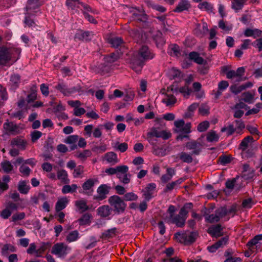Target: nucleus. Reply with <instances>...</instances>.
I'll use <instances>...</instances> for the list:
<instances>
[{
  "mask_svg": "<svg viewBox=\"0 0 262 262\" xmlns=\"http://www.w3.org/2000/svg\"><path fill=\"white\" fill-rule=\"evenodd\" d=\"M154 54L146 46H142L131 60V67L137 73L141 71L145 62L152 59Z\"/></svg>",
  "mask_w": 262,
  "mask_h": 262,
  "instance_id": "obj_1",
  "label": "nucleus"
},
{
  "mask_svg": "<svg viewBox=\"0 0 262 262\" xmlns=\"http://www.w3.org/2000/svg\"><path fill=\"white\" fill-rule=\"evenodd\" d=\"M191 203L186 204L182 208L178 214H174L171 217H163L164 221L169 224H175L178 227H182L185 225L187 217L188 208H191Z\"/></svg>",
  "mask_w": 262,
  "mask_h": 262,
  "instance_id": "obj_2",
  "label": "nucleus"
},
{
  "mask_svg": "<svg viewBox=\"0 0 262 262\" xmlns=\"http://www.w3.org/2000/svg\"><path fill=\"white\" fill-rule=\"evenodd\" d=\"M20 53L19 49H10L0 47V64L6 66L11 61L14 63L18 58V57H16V55Z\"/></svg>",
  "mask_w": 262,
  "mask_h": 262,
  "instance_id": "obj_3",
  "label": "nucleus"
},
{
  "mask_svg": "<svg viewBox=\"0 0 262 262\" xmlns=\"http://www.w3.org/2000/svg\"><path fill=\"white\" fill-rule=\"evenodd\" d=\"M171 136V134L166 130L161 129L159 127H152L147 133L146 139L151 145L155 146L157 140L155 138H162L167 140Z\"/></svg>",
  "mask_w": 262,
  "mask_h": 262,
  "instance_id": "obj_4",
  "label": "nucleus"
},
{
  "mask_svg": "<svg viewBox=\"0 0 262 262\" xmlns=\"http://www.w3.org/2000/svg\"><path fill=\"white\" fill-rule=\"evenodd\" d=\"M174 124L176 127V132L186 134L179 135L177 138L178 140H182L184 138H188L187 134L191 132V124L190 123L185 124L183 120H179L174 121Z\"/></svg>",
  "mask_w": 262,
  "mask_h": 262,
  "instance_id": "obj_5",
  "label": "nucleus"
},
{
  "mask_svg": "<svg viewBox=\"0 0 262 262\" xmlns=\"http://www.w3.org/2000/svg\"><path fill=\"white\" fill-rule=\"evenodd\" d=\"M227 213V209L225 207H221L216 210L214 213L204 214V217L206 222L213 223L219 222L221 219L226 216Z\"/></svg>",
  "mask_w": 262,
  "mask_h": 262,
  "instance_id": "obj_6",
  "label": "nucleus"
},
{
  "mask_svg": "<svg viewBox=\"0 0 262 262\" xmlns=\"http://www.w3.org/2000/svg\"><path fill=\"white\" fill-rule=\"evenodd\" d=\"M71 247L63 243H57L52 248L51 252L59 258H64L70 252Z\"/></svg>",
  "mask_w": 262,
  "mask_h": 262,
  "instance_id": "obj_7",
  "label": "nucleus"
},
{
  "mask_svg": "<svg viewBox=\"0 0 262 262\" xmlns=\"http://www.w3.org/2000/svg\"><path fill=\"white\" fill-rule=\"evenodd\" d=\"M108 202L114 210L118 214L122 213L125 208L126 204L119 196L114 195L108 199Z\"/></svg>",
  "mask_w": 262,
  "mask_h": 262,
  "instance_id": "obj_8",
  "label": "nucleus"
},
{
  "mask_svg": "<svg viewBox=\"0 0 262 262\" xmlns=\"http://www.w3.org/2000/svg\"><path fill=\"white\" fill-rule=\"evenodd\" d=\"M128 167L126 165H120L117 166V171L116 176L119 179L120 181L126 184L130 182V175L127 174Z\"/></svg>",
  "mask_w": 262,
  "mask_h": 262,
  "instance_id": "obj_9",
  "label": "nucleus"
},
{
  "mask_svg": "<svg viewBox=\"0 0 262 262\" xmlns=\"http://www.w3.org/2000/svg\"><path fill=\"white\" fill-rule=\"evenodd\" d=\"M197 236V233L194 232L177 233L175 234L176 238L181 243L185 244L192 243L194 242Z\"/></svg>",
  "mask_w": 262,
  "mask_h": 262,
  "instance_id": "obj_10",
  "label": "nucleus"
},
{
  "mask_svg": "<svg viewBox=\"0 0 262 262\" xmlns=\"http://www.w3.org/2000/svg\"><path fill=\"white\" fill-rule=\"evenodd\" d=\"M245 68L243 67L237 68L236 71L230 70L226 73L227 78L232 79L234 82H240L244 80Z\"/></svg>",
  "mask_w": 262,
  "mask_h": 262,
  "instance_id": "obj_11",
  "label": "nucleus"
},
{
  "mask_svg": "<svg viewBox=\"0 0 262 262\" xmlns=\"http://www.w3.org/2000/svg\"><path fill=\"white\" fill-rule=\"evenodd\" d=\"M55 88L59 91L63 95L67 96L79 92L80 90V88L79 86L69 88L63 82H59L55 86Z\"/></svg>",
  "mask_w": 262,
  "mask_h": 262,
  "instance_id": "obj_12",
  "label": "nucleus"
},
{
  "mask_svg": "<svg viewBox=\"0 0 262 262\" xmlns=\"http://www.w3.org/2000/svg\"><path fill=\"white\" fill-rule=\"evenodd\" d=\"M99 183L97 178H90L87 179L82 184V191H79L81 193L91 195L93 192V187L96 184Z\"/></svg>",
  "mask_w": 262,
  "mask_h": 262,
  "instance_id": "obj_13",
  "label": "nucleus"
},
{
  "mask_svg": "<svg viewBox=\"0 0 262 262\" xmlns=\"http://www.w3.org/2000/svg\"><path fill=\"white\" fill-rule=\"evenodd\" d=\"M18 208V206L16 204L9 202L6 204L5 209L1 211L0 216L4 219H7L11 215L12 212L17 210Z\"/></svg>",
  "mask_w": 262,
  "mask_h": 262,
  "instance_id": "obj_14",
  "label": "nucleus"
},
{
  "mask_svg": "<svg viewBox=\"0 0 262 262\" xmlns=\"http://www.w3.org/2000/svg\"><path fill=\"white\" fill-rule=\"evenodd\" d=\"M156 188V184L152 183L148 184L147 186L142 190L143 196L146 201H149L154 197Z\"/></svg>",
  "mask_w": 262,
  "mask_h": 262,
  "instance_id": "obj_15",
  "label": "nucleus"
},
{
  "mask_svg": "<svg viewBox=\"0 0 262 262\" xmlns=\"http://www.w3.org/2000/svg\"><path fill=\"white\" fill-rule=\"evenodd\" d=\"M40 5L39 0H29L26 7V14L34 15L38 12Z\"/></svg>",
  "mask_w": 262,
  "mask_h": 262,
  "instance_id": "obj_16",
  "label": "nucleus"
},
{
  "mask_svg": "<svg viewBox=\"0 0 262 262\" xmlns=\"http://www.w3.org/2000/svg\"><path fill=\"white\" fill-rule=\"evenodd\" d=\"M45 251V248L43 246H41L39 248L36 249V246L34 243H31L29 245L28 249L27 250V252L29 254H34L36 257H42V253Z\"/></svg>",
  "mask_w": 262,
  "mask_h": 262,
  "instance_id": "obj_17",
  "label": "nucleus"
},
{
  "mask_svg": "<svg viewBox=\"0 0 262 262\" xmlns=\"http://www.w3.org/2000/svg\"><path fill=\"white\" fill-rule=\"evenodd\" d=\"M66 5L69 8L72 10L81 6L85 11H90L91 8L88 5L80 2L79 0H67Z\"/></svg>",
  "mask_w": 262,
  "mask_h": 262,
  "instance_id": "obj_18",
  "label": "nucleus"
},
{
  "mask_svg": "<svg viewBox=\"0 0 262 262\" xmlns=\"http://www.w3.org/2000/svg\"><path fill=\"white\" fill-rule=\"evenodd\" d=\"M130 12L132 13L133 19L135 20L143 22H145L147 20V15L142 9L133 8Z\"/></svg>",
  "mask_w": 262,
  "mask_h": 262,
  "instance_id": "obj_19",
  "label": "nucleus"
},
{
  "mask_svg": "<svg viewBox=\"0 0 262 262\" xmlns=\"http://www.w3.org/2000/svg\"><path fill=\"white\" fill-rule=\"evenodd\" d=\"M111 186L107 184H102L100 185L97 190L98 196L96 198L99 200H102L106 198V195L108 193Z\"/></svg>",
  "mask_w": 262,
  "mask_h": 262,
  "instance_id": "obj_20",
  "label": "nucleus"
},
{
  "mask_svg": "<svg viewBox=\"0 0 262 262\" xmlns=\"http://www.w3.org/2000/svg\"><path fill=\"white\" fill-rule=\"evenodd\" d=\"M187 149L192 150L191 154L199 155L201 150V144L196 141H193L186 144Z\"/></svg>",
  "mask_w": 262,
  "mask_h": 262,
  "instance_id": "obj_21",
  "label": "nucleus"
},
{
  "mask_svg": "<svg viewBox=\"0 0 262 262\" xmlns=\"http://www.w3.org/2000/svg\"><path fill=\"white\" fill-rule=\"evenodd\" d=\"M222 228L220 225H213L208 229V232L212 237H219L222 235Z\"/></svg>",
  "mask_w": 262,
  "mask_h": 262,
  "instance_id": "obj_22",
  "label": "nucleus"
},
{
  "mask_svg": "<svg viewBox=\"0 0 262 262\" xmlns=\"http://www.w3.org/2000/svg\"><path fill=\"white\" fill-rule=\"evenodd\" d=\"M79 137L78 135H70L67 137L65 139L64 143L70 145V149L73 150L77 148V145L76 144L78 141Z\"/></svg>",
  "mask_w": 262,
  "mask_h": 262,
  "instance_id": "obj_23",
  "label": "nucleus"
},
{
  "mask_svg": "<svg viewBox=\"0 0 262 262\" xmlns=\"http://www.w3.org/2000/svg\"><path fill=\"white\" fill-rule=\"evenodd\" d=\"M190 6L191 5L187 0H181L173 11L180 13L184 11H187Z\"/></svg>",
  "mask_w": 262,
  "mask_h": 262,
  "instance_id": "obj_24",
  "label": "nucleus"
},
{
  "mask_svg": "<svg viewBox=\"0 0 262 262\" xmlns=\"http://www.w3.org/2000/svg\"><path fill=\"white\" fill-rule=\"evenodd\" d=\"M228 240V238L227 237H224L212 246L208 247L207 249L210 252H214L218 248L225 245L227 244Z\"/></svg>",
  "mask_w": 262,
  "mask_h": 262,
  "instance_id": "obj_25",
  "label": "nucleus"
},
{
  "mask_svg": "<svg viewBox=\"0 0 262 262\" xmlns=\"http://www.w3.org/2000/svg\"><path fill=\"white\" fill-rule=\"evenodd\" d=\"M11 145L13 147L17 146L19 149L24 150L26 148V141L22 138L16 137L11 140Z\"/></svg>",
  "mask_w": 262,
  "mask_h": 262,
  "instance_id": "obj_26",
  "label": "nucleus"
},
{
  "mask_svg": "<svg viewBox=\"0 0 262 262\" xmlns=\"http://www.w3.org/2000/svg\"><path fill=\"white\" fill-rule=\"evenodd\" d=\"M69 202V200L66 197L59 198L55 205L56 212H59L64 209Z\"/></svg>",
  "mask_w": 262,
  "mask_h": 262,
  "instance_id": "obj_27",
  "label": "nucleus"
},
{
  "mask_svg": "<svg viewBox=\"0 0 262 262\" xmlns=\"http://www.w3.org/2000/svg\"><path fill=\"white\" fill-rule=\"evenodd\" d=\"M75 205L77 209L81 213L86 211L89 209V206L87 205V202L83 199L77 200L75 202Z\"/></svg>",
  "mask_w": 262,
  "mask_h": 262,
  "instance_id": "obj_28",
  "label": "nucleus"
},
{
  "mask_svg": "<svg viewBox=\"0 0 262 262\" xmlns=\"http://www.w3.org/2000/svg\"><path fill=\"white\" fill-rule=\"evenodd\" d=\"M104 157L107 163L113 165L118 162L116 154L113 151L107 152L105 154Z\"/></svg>",
  "mask_w": 262,
  "mask_h": 262,
  "instance_id": "obj_29",
  "label": "nucleus"
},
{
  "mask_svg": "<svg viewBox=\"0 0 262 262\" xmlns=\"http://www.w3.org/2000/svg\"><path fill=\"white\" fill-rule=\"evenodd\" d=\"M30 188L28 182L26 181L21 180L18 184V190L21 194H27Z\"/></svg>",
  "mask_w": 262,
  "mask_h": 262,
  "instance_id": "obj_30",
  "label": "nucleus"
},
{
  "mask_svg": "<svg viewBox=\"0 0 262 262\" xmlns=\"http://www.w3.org/2000/svg\"><path fill=\"white\" fill-rule=\"evenodd\" d=\"M16 251V247L10 244L4 245L1 249L2 254L5 256H7L10 252H14Z\"/></svg>",
  "mask_w": 262,
  "mask_h": 262,
  "instance_id": "obj_31",
  "label": "nucleus"
},
{
  "mask_svg": "<svg viewBox=\"0 0 262 262\" xmlns=\"http://www.w3.org/2000/svg\"><path fill=\"white\" fill-rule=\"evenodd\" d=\"M92 37L93 33L89 31H81L77 33L75 35V37L78 38L79 39L85 41L90 40L92 38Z\"/></svg>",
  "mask_w": 262,
  "mask_h": 262,
  "instance_id": "obj_32",
  "label": "nucleus"
},
{
  "mask_svg": "<svg viewBox=\"0 0 262 262\" xmlns=\"http://www.w3.org/2000/svg\"><path fill=\"white\" fill-rule=\"evenodd\" d=\"M261 240H262V234L257 235L247 243V246L249 249L252 250L254 246L257 247L259 241Z\"/></svg>",
  "mask_w": 262,
  "mask_h": 262,
  "instance_id": "obj_33",
  "label": "nucleus"
},
{
  "mask_svg": "<svg viewBox=\"0 0 262 262\" xmlns=\"http://www.w3.org/2000/svg\"><path fill=\"white\" fill-rule=\"evenodd\" d=\"M190 59L193 60L199 64H202L204 62V59L200 56V54L196 52H192L189 54Z\"/></svg>",
  "mask_w": 262,
  "mask_h": 262,
  "instance_id": "obj_34",
  "label": "nucleus"
},
{
  "mask_svg": "<svg viewBox=\"0 0 262 262\" xmlns=\"http://www.w3.org/2000/svg\"><path fill=\"white\" fill-rule=\"evenodd\" d=\"M111 209L107 205L102 206L98 208V213L102 217H107L111 214Z\"/></svg>",
  "mask_w": 262,
  "mask_h": 262,
  "instance_id": "obj_35",
  "label": "nucleus"
},
{
  "mask_svg": "<svg viewBox=\"0 0 262 262\" xmlns=\"http://www.w3.org/2000/svg\"><path fill=\"white\" fill-rule=\"evenodd\" d=\"M80 238L79 233L77 230L70 232L66 236V241L72 243L77 241Z\"/></svg>",
  "mask_w": 262,
  "mask_h": 262,
  "instance_id": "obj_36",
  "label": "nucleus"
},
{
  "mask_svg": "<svg viewBox=\"0 0 262 262\" xmlns=\"http://www.w3.org/2000/svg\"><path fill=\"white\" fill-rule=\"evenodd\" d=\"M57 178L60 180L61 182L65 184H68L70 182V180L68 178V173L64 169L58 171Z\"/></svg>",
  "mask_w": 262,
  "mask_h": 262,
  "instance_id": "obj_37",
  "label": "nucleus"
},
{
  "mask_svg": "<svg viewBox=\"0 0 262 262\" xmlns=\"http://www.w3.org/2000/svg\"><path fill=\"white\" fill-rule=\"evenodd\" d=\"M113 147L114 149L118 150L121 152H125L128 148V145L126 143H119L118 142H115L112 144Z\"/></svg>",
  "mask_w": 262,
  "mask_h": 262,
  "instance_id": "obj_38",
  "label": "nucleus"
},
{
  "mask_svg": "<svg viewBox=\"0 0 262 262\" xmlns=\"http://www.w3.org/2000/svg\"><path fill=\"white\" fill-rule=\"evenodd\" d=\"M1 167L5 173H10L13 169V165L9 161H4L1 163Z\"/></svg>",
  "mask_w": 262,
  "mask_h": 262,
  "instance_id": "obj_39",
  "label": "nucleus"
},
{
  "mask_svg": "<svg viewBox=\"0 0 262 262\" xmlns=\"http://www.w3.org/2000/svg\"><path fill=\"white\" fill-rule=\"evenodd\" d=\"M254 95L249 92H245L242 94V100L249 104L253 103L255 101Z\"/></svg>",
  "mask_w": 262,
  "mask_h": 262,
  "instance_id": "obj_40",
  "label": "nucleus"
},
{
  "mask_svg": "<svg viewBox=\"0 0 262 262\" xmlns=\"http://www.w3.org/2000/svg\"><path fill=\"white\" fill-rule=\"evenodd\" d=\"M92 215L89 213L84 214L78 220L80 225H90Z\"/></svg>",
  "mask_w": 262,
  "mask_h": 262,
  "instance_id": "obj_41",
  "label": "nucleus"
},
{
  "mask_svg": "<svg viewBox=\"0 0 262 262\" xmlns=\"http://www.w3.org/2000/svg\"><path fill=\"white\" fill-rule=\"evenodd\" d=\"M162 102L165 104L166 106H170L176 103V99L172 95L166 94L165 98L162 99Z\"/></svg>",
  "mask_w": 262,
  "mask_h": 262,
  "instance_id": "obj_42",
  "label": "nucleus"
},
{
  "mask_svg": "<svg viewBox=\"0 0 262 262\" xmlns=\"http://www.w3.org/2000/svg\"><path fill=\"white\" fill-rule=\"evenodd\" d=\"M178 156L180 159L184 162L190 163L192 162L193 159L191 155L185 152H181Z\"/></svg>",
  "mask_w": 262,
  "mask_h": 262,
  "instance_id": "obj_43",
  "label": "nucleus"
},
{
  "mask_svg": "<svg viewBox=\"0 0 262 262\" xmlns=\"http://www.w3.org/2000/svg\"><path fill=\"white\" fill-rule=\"evenodd\" d=\"M4 128L8 132L15 133L17 132V126L11 122H6L3 125Z\"/></svg>",
  "mask_w": 262,
  "mask_h": 262,
  "instance_id": "obj_44",
  "label": "nucleus"
},
{
  "mask_svg": "<svg viewBox=\"0 0 262 262\" xmlns=\"http://www.w3.org/2000/svg\"><path fill=\"white\" fill-rule=\"evenodd\" d=\"M246 0H232V8L236 12L242 9Z\"/></svg>",
  "mask_w": 262,
  "mask_h": 262,
  "instance_id": "obj_45",
  "label": "nucleus"
},
{
  "mask_svg": "<svg viewBox=\"0 0 262 262\" xmlns=\"http://www.w3.org/2000/svg\"><path fill=\"white\" fill-rule=\"evenodd\" d=\"M261 31L258 29H247L244 32L246 36H253L256 37L260 35Z\"/></svg>",
  "mask_w": 262,
  "mask_h": 262,
  "instance_id": "obj_46",
  "label": "nucleus"
},
{
  "mask_svg": "<svg viewBox=\"0 0 262 262\" xmlns=\"http://www.w3.org/2000/svg\"><path fill=\"white\" fill-rule=\"evenodd\" d=\"M219 27L225 32H228L232 30L233 26L231 24L226 23L223 20H221L219 22Z\"/></svg>",
  "mask_w": 262,
  "mask_h": 262,
  "instance_id": "obj_47",
  "label": "nucleus"
},
{
  "mask_svg": "<svg viewBox=\"0 0 262 262\" xmlns=\"http://www.w3.org/2000/svg\"><path fill=\"white\" fill-rule=\"evenodd\" d=\"M198 8L200 9L208 12H212L213 10L212 5L207 2H203L200 3L198 5Z\"/></svg>",
  "mask_w": 262,
  "mask_h": 262,
  "instance_id": "obj_48",
  "label": "nucleus"
},
{
  "mask_svg": "<svg viewBox=\"0 0 262 262\" xmlns=\"http://www.w3.org/2000/svg\"><path fill=\"white\" fill-rule=\"evenodd\" d=\"M119 55L118 53H112L110 55L104 57V61L107 64L112 63L116 61L119 58Z\"/></svg>",
  "mask_w": 262,
  "mask_h": 262,
  "instance_id": "obj_49",
  "label": "nucleus"
},
{
  "mask_svg": "<svg viewBox=\"0 0 262 262\" xmlns=\"http://www.w3.org/2000/svg\"><path fill=\"white\" fill-rule=\"evenodd\" d=\"M210 107L206 103H203L199 108V113L202 116H207L209 113Z\"/></svg>",
  "mask_w": 262,
  "mask_h": 262,
  "instance_id": "obj_50",
  "label": "nucleus"
},
{
  "mask_svg": "<svg viewBox=\"0 0 262 262\" xmlns=\"http://www.w3.org/2000/svg\"><path fill=\"white\" fill-rule=\"evenodd\" d=\"M122 39L119 37H112L109 39V43L114 48H117L122 43Z\"/></svg>",
  "mask_w": 262,
  "mask_h": 262,
  "instance_id": "obj_51",
  "label": "nucleus"
},
{
  "mask_svg": "<svg viewBox=\"0 0 262 262\" xmlns=\"http://www.w3.org/2000/svg\"><path fill=\"white\" fill-rule=\"evenodd\" d=\"M219 139V136L214 132L211 131L207 135V140L208 142H216Z\"/></svg>",
  "mask_w": 262,
  "mask_h": 262,
  "instance_id": "obj_52",
  "label": "nucleus"
},
{
  "mask_svg": "<svg viewBox=\"0 0 262 262\" xmlns=\"http://www.w3.org/2000/svg\"><path fill=\"white\" fill-rule=\"evenodd\" d=\"M92 152L90 150L86 149L82 152H79L77 154L76 157L81 160H85L88 157H91Z\"/></svg>",
  "mask_w": 262,
  "mask_h": 262,
  "instance_id": "obj_53",
  "label": "nucleus"
},
{
  "mask_svg": "<svg viewBox=\"0 0 262 262\" xmlns=\"http://www.w3.org/2000/svg\"><path fill=\"white\" fill-rule=\"evenodd\" d=\"M252 140L253 138L251 136H247L245 137L239 144L240 149L243 150H245L248 147V144Z\"/></svg>",
  "mask_w": 262,
  "mask_h": 262,
  "instance_id": "obj_54",
  "label": "nucleus"
},
{
  "mask_svg": "<svg viewBox=\"0 0 262 262\" xmlns=\"http://www.w3.org/2000/svg\"><path fill=\"white\" fill-rule=\"evenodd\" d=\"M20 82V77L17 74H14L11 76L10 83L14 89H16Z\"/></svg>",
  "mask_w": 262,
  "mask_h": 262,
  "instance_id": "obj_55",
  "label": "nucleus"
},
{
  "mask_svg": "<svg viewBox=\"0 0 262 262\" xmlns=\"http://www.w3.org/2000/svg\"><path fill=\"white\" fill-rule=\"evenodd\" d=\"M19 171L24 177H28L31 171V169L24 164H21L19 167Z\"/></svg>",
  "mask_w": 262,
  "mask_h": 262,
  "instance_id": "obj_56",
  "label": "nucleus"
},
{
  "mask_svg": "<svg viewBox=\"0 0 262 262\" xmlns=\"http://www.w3.org/2000/svg\"><path fill=\"white\" fill-rule=\"evenodd\" d=\"M199 106V103H193L188 107V112L186 113L185 115L186 117L189 118L192 116L193 112Z\"/></svg>",
  "mask_w": 262,
  "mask_h": 262,
  "instance_id": "obj_57",
  "label": "nucleus"
},
{
  "mask_svg": "<svg viewBox=\"0 0 262 262\" xmlns=\"http://www.w3.org/2000/svg\"><path fill=\"white\" fill-rule=\"evenodd\" d=\"M138 198V195L133 192L126 193L124 194L123 197V199L126 201H136Z\"/></svg>",
  "mask_w": 262,
  "mask_h": 262,
  "instance_id": "obj_58",
  "label": "nucleus"
},
{
  "mask_svg": "<svg viewBox=\"0 0 262 262\" xmlns=\"http://www.w3.org/2000/svg\"><path fill=\"white\" fill-rule=\"evenodd\" d=\"M178 91L183 94L184 96H189L191 93V90L188 88V86L185 85L180 87L178 89Z\"/></svg>",
  "mask_w": 262,
  "mask_h": 262,
  "instance_id": "obj_59",
  "label": "nucleus"
},
{
  "mask_svg": "<svg viewBox=\"0 0 262 262\" xmlns=\"http://www.w3.org/2000/svg\"><path fill=\"white\" fill-rule=\"evenodd\" d=\"M221 132L222 133L226 132L228 136H230L235 132V129L233 125H230L227 127L222 128Z\"/></svg>",
  "mask_w": 262,
  "mask_h": 262,
  "instance_id": "obj_60",
  "label": "nucleus"
},
{
  "mask_svg": "<svg viewBox=\"0 0 262 262\" xmlns=\"http://www.w3.org/2000/svg\"><path fill=\"white\" fill-rule=\"evenodd\" d=\"M83 167L81 165L77 166L74 170L73 177L74 178H78L83 173Z\"/></svg>",
  "mask_w": 262,
  "mask_h": 262,
  "instance_id": "obj_61",
  "label": "nucleus"
},
{
  "mask_svg": "<svg viewBox=\"0 0 262 262\" xmlns=\"http://www.w3.org/2000/svg\"><path fill=\"white\" fill-rule=\"evenodd\" d=\"M209 127V122L207 121L200 123L198 126V130L200 132H203L207 129Z\"/></svg>",
  "mask_w": 262,
  "mask_h": 262,
  "instance_id": "obj_62",
  "label": "nucleus"
},
{
  "mask_svg": "<svg viewBox=\"0 0 262 262\" xmlns=\"http://www.w3.org/2000/svg\"><path fill=\"white\" fill-rule=\"evenodd\" d=\"M25 217L24 212L16 213L14 214L12 217V221L15 222L17 221L22 220Z\"/></svg>",
  "mask_w": 262,
  "mask_h": 262,
  "instance_id": "obj_63",
  "label": "nucleus"
},
{
  "mask_svg": "<svg viewBox=\"0 0 262 262\" xmlns=\"http://www.w3.org/2000/svg\"><path fill=\"white\" fill-rule=\"evenodd\" d=\"M42 133L40 131L34 130L31 134V140L32 142H35L41 137Z\"/></svg>",
  "mask_w": 262,
  "mask_h": 262,
  "instance_id": "obj_64",
  "label": "nucleus"
}]
</instances>
